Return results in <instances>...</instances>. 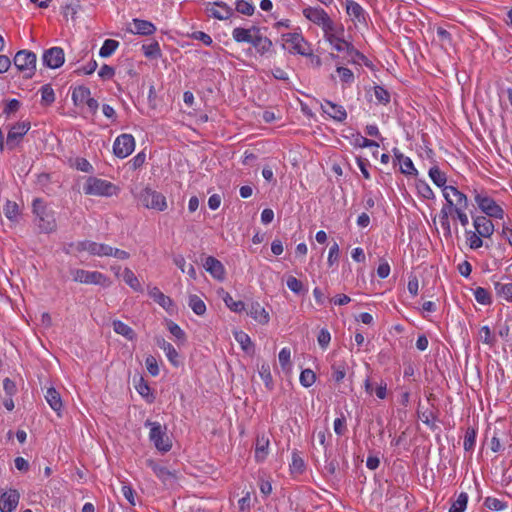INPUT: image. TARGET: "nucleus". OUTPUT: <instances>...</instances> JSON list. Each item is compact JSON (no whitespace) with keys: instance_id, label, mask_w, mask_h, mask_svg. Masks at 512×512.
Here are the masks:
<instances>
[{"instance_id":"1","label":"nucleus","mask_w":512,"mask_h":512,"mask_svg":"<svg viewBox=\"0 0 512 512\" xmlns=\"http://www.w3.org/2000/svg\"><path fill=\"white\" fill-rule=\"evenodd\" d=\"M33 213L36 216V224L41 233H52L57 229L54 211L49 209L44 201L36 198L32 203Z\"/></svg>"},{"instance_id":"2","label":"nucleus","mask_w":512,"mask_h":512,"mask_svg":"<svg viewBox=\"0 0 512 512\" xmlns=\"http://www.w3.org/2000/svg\"><path fill=\"white\" fill-rule=\"evenodd\" d=\"M144 425L150 428L149 439L158 451L166 453L172 448V443L167 436L165 426L163 427L159 422L149 419L145 421Z\"/></svg>"},{"instance_id":"3","label":"nucleus","mask_w":512,"mask_h":512,"mask_svg":"<svg viewBox=\"0 0 512 512\" xmlns=\"http://www.w3.org/2000/svg\"><path fill=\"white\" fill-rule=\"evenodd\" d=\"M83 190L86 195L110 197L116 194L118 187L110 181L97 177H89Z\"/></svg>"},{"instance_id":"4","label":"nucleus","mask_w":512,"mask_h":512,"mask_svg":"<svg viewBox=\"0 0 512 512\" xmlns=\"http://www.w3.org/2000/svg\"><path fill=\"white\" fill-rule=\"evenodd\" d=\"M36 54L29 50H20L14 56L13 62L15 67L23 73L24 78L30 79L36 71Z\"/></svg>"},{"instance_id":"5","label":"nucleus","mask_w":512,"mask_h":512,"mask_svg":"<svg viewBox=\"0 0 512 512\" xmlns=\"http://www.w3.org/2000/svg\"><path fill=\"white\" fill-rule=\"evenodd\" d=\"M146 465L151 468L165 488L174 489L178 486V475L175 470H170L165 465L153 459H148Z\"/></svg>"},{"instance_id":"6","label":"nucleus","mask_w":512,"mask_h":512,"mask_svg":"<svg viewBox=\"0 0 512 512\" xmlns=\"http://www.w3.org/2000/svg\"><path fill=\"white\" fill-rule=\"evenodd\" d=\"M138 201L142 206L148 209L157 211H164L167 209V202L165 196L151 188L146 187L138 195Z\"/></svg>"},{"instance_id":"7","label":"nucleus","mask_w":512,"mask_h":512,"mask_svg":"<svg viewBox=\"0 0 512 512\" xmlns=\"http://www.w3.org/2000/svg\"><path fill=\"white\" fill-rule=\"evenodd\" d=\"M303 15L314 24L320 26L324 34H328L329 31H335L334 22L324 9L320 7H307L303 9Z\"/></svg>"},{"instance_id":"8","label":"nucleus","mask_w":512,"mask_h":512,"mask_svg":"<svg viewBox=\"0 0 512 512\" xmlns=\"http://www.w3.org/2000/svg\"><path fill=\"white\" fill-rule=\"evenodd\" d=\"M475 202L479 209L488 217L503 219L504 210L493 198L488 195L480 194L475 191Z\"/></svg>"},{"instance_id":"9","label":"nucleus","mask_w":512,"mask_h":512,"mask_svg":"<svg viewBox=\"0 0 512 512\" xmlns=\"http://www.w3.org/2000/svg\"><path fill=\"white\" fill-rule=\"evenodd\" d=\"M29 121H22L13 124L7 134L6 145L9 150H14L21 142L22 138L30 130Z\"/></svg>"},{"instance_id":"10","label":"nucleus","mask_w":512,"mask_h":512,"mask_svg":"<svg viewBox=\"0 0 512 512\" xmlns=\"http://www.w3.org/2000/svg\"><path fill=\"white\" fill-rule=\"evenodd\" d=\"M72 276L75 282L95 284L101 286L108 285L107 277L98 271H86L84 269H75L72 271Z\"/></svg>"},{"instance_id":"11","label":"nucleus","mask_w":512,"mask_h":512,"mask_svg":"<svg viewBox=\"0 0 512 512\" xmlns=\"http://www.w3.org/2000/svg\"><path fill=\"white\" fill-rule=\"evenodd\" d=\"M443 196L450 210L459 207L466 209L468 207L467 196L454 186L444 187Z\"/></svg>"},{"instance_id":"12","label":"nucleus","mask_w":512,"mask_h":512,"mask_svg":"<svg viewBox=\"0 0 512 512\" xmlns=\"http://www.w3.org/2000/svg\"><path fill=\"white\" fill-rule=\"evenodd\" d=\"M134 148V137L126 133L119 135L113 144V152L118 158L128 157L134 151Z\"/></svg>"},{"instance_id":"13","label":"nucleus","mask_w":512,"mask_h":512,"mask_svg":"<svg viewBox=\"0 0 512 512\" xmlns=\"http://www.w3.org/2000/svg\"><path fill=\"white\" fill-rule=\"evenodd\" d=\"M78 252L87 251L91 255L96 256H110L111 246L107 244H100L89 240L79 241L75 245Z\"/></svg>"},{"instance_id":"14","label":"nucleus","mask_w":512,"mask_h":512,"mask_svg":"<svg viewBox=\"0 0 512 512\" xmlns=\"http://www.w3.org/2000/svg\"><path fill=\"white\" fill-rule=\"evenodd\" d=\"M43 64L51 69L61 67L65 61L64 50L61 47H52L44 51Z\"/></svg>"},{"instance_id":"15","label":"nucleus","mask_w":512,"mask_h":512,"mask_svg":"<svg viewBox=\"0 0 512 512\" xmlns=\"http://www.w3.org/2000/svg\"><path fill=\"white\" fill-rule=\"evenodd\" d=\"M282 39L286 43L291 44V49H289L291 53H297L302 56L310 55V53L304 47L307 45V42L301 33H286L282 35Z\"/></svg>"},{"instance_id":"16","label":"nucleus","mask_w":512,"mask_h":512,"mask_svg":"<svg viewBox=\"0 0 512 512\" xmlns=\"http://www.w3.org/2000/svg\"><path fill=\"white\" fill-rule=\"evenodd\" d=\"M20 499V494L16 489H10L0 495V511L12 512L16 509Z\"/></svg>"},{"instance_id":"17","label":"nucleus","mask_w":512,"mask_h":512,"mask_svg":"<svg viewBox=\"0 0 512 512\" xmlns=\"http://www.w3.org/2000/svg\"><path fill=\"white\" fill-rule=\"evenodd\" d=\"M321 109L335 121L343 122L347 118V112L344 107L332 101L324 100V104H321Z\"/></svg>"},{"instance_id":"18","label":"nucleus","mask_w":512,"mask_h":512,"mask_svg":"<svg viewBox=\"0 0 512 512\" xmlns=\"http://www.w3.org/2000/svg\"><path fill=\"white\" fill-rule=\"evenodd\" d=\"M473 225L476 232L482 237L489 238L494 232V224L486 216L474 217Z\"/></svg>"},{"instance_id":"19","label":"nucleus","mask_w":512,"mask_h":512,"mask_svg":"<svg viewBox=\"0 0 512 512\" xmlns=\"http://www.w3.org/2000/svg\"><path fill=\"white\" fill-rule=\"evenodd\" d=\"M155 342L158 347L164 350L166 357L174 367H178L181 364L179 354L171 343L167 342L161 336L155 337Z\"/></svg>"},{"instance_id":"20","label":"nucleus","mask_w":512,"mask_h":512,"mask_svg":"<svg viewBox=\"0 0 512 512\" xmlns=\"http://www.w3.org/2000/svg\"><path fill=\"white\" fill-rule=\"evenodd\" d=\"M204 267L215 279L223 280L225 277V268L223 264L213 256H208Z\"/></svg>"},{"instance_id":"21","label":"nucleus","mask_w":512,"mask_h":512,"mask_svg":"<svg viewBox=\"0 0 512 512\" xmlns=\"http://www.w3.org/2000/svg\"><path fill=\"white\" fill-rule=\"evenodd\" d=\"M393 153L395 161L400 164L401 173L405 175H417L418 171L409 157L404 156L397 148L393 149Z\"/></svg>"},{"instance_id":"22","label":"nucleus","mask_w":512,"mask_h":512,"mask_svg":"<svg viewBox=\"0 0 512 512\" xmlns=\"http://www.w3.org/2000/svg\"><path fill=\"white\" fill-rule=\"evenodd\" d=\"M247 314L260 324H267L269 322V313L258 302H253L248 308Z\"/></svg>"},{"instance_id":"23","label":"nucleus","mask_w":512,"mask_h":512,"mask_svg":"<svg viewBox=\"0 0 512 512\" xmlns=\"http://www.w3.org/2000/svg\"><path fill=\"white\" fill-rule=\"evenodd\" d=\"M208 5L217 6L221 8L225 13L222 14L220 11L216 10L214 7L207 8L209 12V16L218 19V20H226L233 15V10L223 1H216L214 3H208Z\"/></svg>"},{"instance_id":"24","label":"nucleus","mask_w":512,"mask_h":512,"mask_svg":"<svg viewBox=\"0 0 512 512\" xmlns=\"http://www.w3.org/2000/svg\"><path fill=\"white\" fill-rule=\"evenodd\" d=\"M133 25L134 30H132L133 33L143 35V36H150L155 33L156 27L155 25L147 20H142L135 18L133 19Z\"/></svg>"},{"instance_id":"25","label":"nucleus","mask_w":512,"mask_h":512,"mask_svg":"<svg viewBox=\"0 0 512 512\" xmlns=\"http://www.w3.org/2000/svg\"><path fill=\"white\" fill-rule=\"evenodd\" d=\"M252 46L256 52L263 56L273 51V43L266 36H256L252 42Z\"/></svg>"},{"instance_id":"26","label":"nucleus","mask_w":512,"mask_h":512,"mask_svg":"<svg viewBox=\"0 0 512 512\" xmlns=\"http://www.w3.org/2000/svg\"><path fill=\"white\" fill-rule=\"evenodd\" d=\"M269 439L265 435H258L255 445V459L257 462H262L268 455Z\"/></svg>"},{"instance_id":"27","label":"nucleus","mask_w":512,"mask_h":512,"mask_svg":"<svg viewBox=\"0 0 512 512\" xmlns=\"http://www.w3.org/2000/svg\"><path fill=\"white\" fill-rule=\"evenodd\" d=\"M149 296L157 302L162 308H164L166 311H171L173 305V301L170 297L163 294L159 288L153 287L149 291Z\"/></svg>"},{"instance_id":"28","label":"nucleus","mask_w":512,"mask_h":512,"mask_svg":"<svg viewBox=\"0 0 512 512\" xmlns=\"http://www.w3.org/2000/svg\"><path fill=\"white\" fill-rule=\"evenodd\" d=\"M91 91L88 87L80 85L75 87L72 91V100L75 106L83 105L91 96Z\"/></svg>"},{"instance_id":"29","label":"nucleus","mask_w":512,"mask_h":512,"mask_svg":"<svg viewBox=\"0 0 512 512\" xmlns=\"http://www.w3.org/2000/svg\"><path fill=\"white\" fill-rule=\"evenodd\" d=\"M45 399L50 407L59 414L62 409V399L58 391L54 387H50L47 389L45 394Z\"/></svg>"},{"instance_id":"30","label":"nucleus","mask_w":512,"mask_h":512,"mask_svg":"<svg viewBox=\"0 0 512 512\" xmlns=\"http://www.w3.org/2000/svg\"><path fill=\"white\" fill-rule=\"evenodd\" d=\"M135 389L147 401V403H154L156 397L143 377L139 378L138 383L135 385Z\"/></svg>"},{"instance_id":"31","label":"nucleus","mask_w":512,"mask_h":512,"mask_svg":"<svg viewBox=\"0 0 512 512\" xmlns=\"http://www.w3.org/2000/svg\"><path fill=\"white\" fill-rule=\"evenodd\" d=\"M112 325L114 331L117 334L124 336L126 339L132 341L136 338V333L134 330L124 322L120 320H114Z\"/></svg>"},{"instance_id":"32","label":"nucleus","mask_w":512,"mask_h":512,"mask_svg":"<svg viewBox=\"0 0 512 512\" xmlns=\"http://www.w3.org/2000/svg\"><path fill=\"white\" fill-rule=\"evenodd\" d=\"M428 174H429V177L431 178V180L433 181V183L436 186L442 188V190L444 189V187H448L446 185V182H447L446 174L444 172H442L437 165L432 166L429 169Z\"/></svg>"},{"instance_id":"33","label":"nucleus","mask_w":512,"mask_h":512,"mask_svg":"<svg viewBox=\"0 0 512 512\" xmlns=\"http://www.w3.org/2000/svg\"><path fill=\"white\" fill-rule=\"evenodd\" d=\"M232 37L237 43L252 44L255 37H252L251 30L242 27H236L232 31Z\"/></svg>"},{"instance_id":"34","label":"nucleus","mask_w":512,"mask_h":512,"mask_svg":"<svg viewBox=\"0 0 512 512\" xmlns=\"http://www.w3.org/2000/svg\"><path fill=\"white\" fill-rule=\"evenodd\" d=\"M346 11L349 15L354 16L359 22L365 21V11L357 2L347 0Z\"/></svg>"},{"instance_id":"35","label":"nucleus","mask_w":512,"mask_h":512,"mask_svg":"<svg viewBox=\"0 0 512 512\" xmlns=\"http://www.w3.org/2000/svg\"><path fill=\"white\" fill-rule=\"evenodd\" d=\"M259 375L261 379L264 381L265 387L269 391H272L274 389V382L270 371V365L268 363H262V365L259 368Z\"/></svg>"},{"instance_id":"36","label":"nucleus","mask_w":512,"mask_h":512,"mask_svg":"<svg viewBox=\"0 0 512 512\" xmlns=\"http://www.w3.org/2000/svg\"><path fill=\"white\" fill-rule=\"evenodd\" d=\"M173 263L183 272H187V274L192 278L196 279V270L192 264L186 266V260L182 255H176L173 258Z\"/></svg>"},{"instance_id":"37","label":"nucleus","mask_w":512,"mask_h":512,"mask_svg":"<svg viewBox=\"0 0 512 512\" xmlns=\"http://www.w3.org/2000/svg\"><path fill=\"white\" fill-rule=\"evenodd\" d=\"M234 336H235V340L240 344L241 348L246 353L253 352L254 345H253L250 337L248 336V334H246L243 331H238V332H235Z\"/></svg>"},{"instance_id":"38","label":"nucleus","mask_w":512,"mask_h":512,"mask_svg":"<svg viewBox=\"0 0 512 512\" xmlns=\"http://www.w3.org/2000/svg\"><path fill=\"white\" fill-rule=\"evenodd\" d=\"M123 280L133 290H135L137 292L142 291V286H141L138 278L136 277V275L134 274V272L131 269H129V268L124 269Z\"/></svg>"},{"instance_id":"39","label":"nucleus","mask_w":512,"mask_h":512,"mask_svg":"<svg viewBox=\"0 0 512 512\" xmlns=\"http://www.w3.org/2000/svg\"><path fill=\"white\" fill-rule=\"evenodd\" d=\"M333 32L334 31H329L328 34H325V38L333 46L335 50H337L338 52H343L345 50V47H348V42L336 36Z\"/></svg>"},{"instance_id":"40","label":"nucleus","mask_w":512,"mask_h":512,"mask_svg":"<svg viewBox=\"0 0 512 512\" xmlns=\"http://www.w3.org/2000/svg\"><path fill=\"white\" fill-rule=\"evenodd\" d=\"M119 47V42L113 39H106L100 48L99 56L102 58L110 57Z\"/></svg>"},{"instance_id":"41","label":"nucleus","mask_w":512,"mask_h":512,"mask_svg":"<svg viewBox=\"0 0 512 512\" xmlns=\"http://www.w3.org/2000/svg\"><path fill=\"white\" fill-rule=\"evenodd\" d=\"M188 305L197 315H204L206 312L205 303L197 295L189 296Z\"/></svg>"},{"instance_id":"42","label":"nucleus","mask_w":512,"mask_h":512,"mask_svg":"<svg viewBox=\"0 0 512 512\" xmlns=\"http://www.w3.org/2000/svg\"><path fill=\"white\" fill-rule=\"evenodd\" d=\"M345 56L348 58V61L353 63H357L360 60H367V57L359 52L351 43L348 42V47H345L343 51Z\"/></svg>"},{"instance_id":"43","label":"nucleus","mask_w":512,"mask_h":512,"mask_svg":"<svg viewBox=\"0 0 512 512\" xmlns=\"http://www.w3.org/2000/svg\"><path fill=\"white\" fill-rule=\"evenodd\" d=\"M494 288L498 296L512 301V283L502 284L500 282H494Z\"/></svg>"},{"instance_id":"44","label":"nucleus","mask_w":512,"mask_h":512,"mask_svg":"<svg viewBox=\"0 0 512 512\" xmlns=\"http://www.w3.org/2000/svg\"><path fill=\"white\" fill-rule=\"evenodd\" d=\"M222 298L226 306L233 312H241L245 309L244 302L241 300L235 301L228 292H226Z\"/></svg>"},{"instance_id":"45","label":"nucleus","mask_w":512,"mask_h":512,"mask_svg":"<svg viewBox=\"0 0 512 512\" xmlns=\"http://www.w3.org/2000/svg\"><path fill=\"white\" fill-rule=\"evenodd\" d=\"M476 435L477 431L473 427H468L465 436H464V450L465 451H472L474 449L475 443H476Z\"/></svg>"},{"instance_id":"46","label":"nucleus","mask_w":512,"mask_h":512,"mask_svg":"<svg viewBox=\"0 0 512 512\" xmlns=\"http://www.w3.org/2000/svg\"><path fill=\"white\" fill-rule=\"evenodd\" d=\"M468 503V495L465 492H461L458 495L456 501H454L449 508V512H464Z\"/></svg>"},{"instance_id":"47","label":"nucleus","mask_w":512,"mask_h":512,"mask_svg":"<svg viewBox=\"0 0 512 512\" xmlns=\"http://www.w3.org/2000/svg\"><path fill=\"white\" fill-rule=\"evenodd\" d=\"M40 92H41V103L43 105L49 106L55 101L54 90L49 84L42 86L40 89Z\"/></svg>"},{"instance_id":"48","label":"nucleus","mask_w":512,"mask_h":512,"mask_svg":"<svg viewBox=\"0 0 512 512\" xmlns=\"http://www.w3.org/2000/svg\"><path fill=\"white\" fill-rule=\"evenodd\" d=\"M474 296L479 304L490 305L492 303V297L490 292L483 287H477L474 290Z\"/></svg>"},{"instance_id":"49","label":"nucleus","mask_w":512,"mask_h":512,"mask_svg":"<svg viewBox=\"0 0 512 512\" xmlns=\"http://www.w3.org/2000/svg\"><path fill=\"white\" fill-rule=\"evenodd\" d=\"M416 189L418 194L425 199H434L435 195L429 184L424 180L416 181Z\"/></svg>"},{"instance_id":"50","label":"nucleus","mask_w":512,"mask_h":512,"mask_svg":"<svg viewBox=\"0 0 512 512\" xmlns=\"http://www.w3.org/2000/svg\"><path fill=\"white\" fill-rule=\"evenodd\" d=\"M346 367L347 365L345 362L332 364V378L335 382L339 383L344 379L346 375Z\"/></svg>"},{"instance_id":"51","label":"nucleus","mask_w":512,"mask_h":512,"mask_svg":"<svg viewBox=\"0 0 512 512\" xmlns=\"http://www.w3.org/2000/svg\"><path fill=\"white\" fill-rule=\"evenodd\" d=\"M299 380L303 387H311L316 381V374L311 369H304L300 374Z\"/></svg>"},{"instance_id":"52","label":"nucleus","mask_w":512,"mask_h":512,"mask_svg":"<svg viewBox=\"0 0 512 512\" xmlns=\"http://www.w3.org/2000/svg\"><path fill=\"white\" fill-rule=\"evenodd\" d=\"M142 49L144 51V55L148 58L156 59L161 56L160 46L157 41L149 45H143Z\"/></svg>"},{"instance_id":"53","label":"nucleus","mask_w":512,"mask_h":512,"mask_svg":"<svg viewBox=\"0 0 512 512\" xmlns=\"http://www.w3.org/2000/svg\"><path fill=\"white\" fill-rule=\"evenodd\" d=\"M4 214L5 216L11 220H16L18 214H19V206L16 202L7 200L5 207H4Z\"/></svg>"},{"instance_id":"54","label":"nucleus","mask_w":512,"mask_h":512,"mask_svg":"<svg viewBox=\"0 0 512 512\" xmlns=\"http://www.w3.org/2000/svg\"><path fill=\"white\" fill-rule=\"evenodd\" d=\"M467 235V242L469 244V247L473 250H476L483 245V241L481 239L482 236H480L477 232L474 231H466Z\"/></svg>"},{"instance_id":"55","label":"nucleus","mask_w":512,"mask_h":512,"mask_svg":"<svg viewBox=\"0 0 512 512\" xmlns=\"http://www.w3.org/2000/svg\"><path fill=\"white\" fill-rule=\"evenodd\" d=\"M484 506L493 511H502L507 507L506 503L493 497H486L484 501Z\"/></svg>"},{"instance_id":"56","label":"nucleus","mask_w":512,"mask_h":512,"mask_svg":"<svg viewBox=\"0 0 512 512\" xmlns=\"http://www.w3.org/2000/svg\"><path fill=\"white\" fill-rule=\"evenodd\" d=\"M236 11L243 15L251 16L254 14L255 7L245 0H237Z\"/></svg>"},{"instance_id":"57","label":"nucleus","mask_w":512,"mask_h":512,"mask_svg":"<svg viewBox=\"0 0 512 512\" xmlns=\"http://www.w3.org/2000/svg\"><path fill=\"white\" fill-rule=\"evenodd\" d=\"M374 93L375 97L381 104H387L390 102V94L389 92L383 88L382 86H375L374 87Z\"/></svg>"},{"instance_id":"58","label":"nucleus","mask_w":512,"mask_h":512,"mask_svg":"<svg viewBox=\"0 0 512 512\" xmlns=\"http://www.w3.org/2000/svg\"><path fill=\"white\" fill-rule=\"evenodd\" d=\"M191 39L201 41L206 46H211L213 40L210 35L203 31H194L188 35Z\"/></svg>"},{"instance_id":"59","label":"nucleus","mask_w":512,"mask_h":512,"mask_svg":"<svg viewBox=\"0 0 512 512\" xmlns=\"http://www.w3.org/2000/svg\"><path fill=\"white\" fill-rule=\"evenodd\" d=\"M291 468L298 473H302L305 469L304 460L301 458V456L299 455V453L297 451H294L292 453Z\"/></svg>"},{"instance_id":"60","label":"nucleus","mask_w":512,"mask_h":512,"mask_svg":"<svg viewBox=\"0 0 512 512\" xmlns=\"http://www.w3.org/2000/svg\"><path fill=\"white\" fill-rule=\"evenodd\" d=\"M145 364H146L148 372L152 376H157L159 374L158 363L154 356H152V355L147 356L145 359Z\"/></svg>"},{"instance_id":"61","label":"nucleus","mask_w":512,"mask_h":512,"mask_svg":"<svg viewBox=\"0 0 512 512\" xmlns=\"http://www.w3.org/2000/svg\"><path fill=\"white\" fill-rule=\"evenodd\" d=\"M482 342L490 346L494 345L496 338L492 335L491 330L488 326H483L480 330Z\"/></svg>"},{"instance_id":"62","label":"nucleus","mask_w":512,"mask_h":512,"mask_svg":"<svg viewBox=\"0 0 512 512\" xmlns=\"http://www.w3.org/2000/svg\"><path fill=\"white\" fill-rule=\"evenodd\" d=\"M20 106H21V103L19 100L11 99V100L7 101V103L3 109V113L8 117L11 114L16 113L19 110Z\"/></svg>"},{"instance_id":"63","label":"nucleus","mask_w":512,"mask_h":512,"mask_svg":"<svg viewBox=\"0 0 512 512\" xmlns=\"http://www.w3.org/2000/svg\"><path fill=\"white\" fill-rule=\"evenodd\" d=\"M168 330L169 332L175 336L178 340H181V341H185L186 339V334L185 332L180 328L179 325H177L176 323L170 321L168 323Z\"/></svg>"},{"instance_id":"64","label":"nucleus","mask_w":512,"mask_h":512,"mask_svg":"<svg viewBox=\"0 0 512 512\" xmlns=\"http://www.w3.org/2000/svg\"><path fill=\"white\" fill-rule=\"evenodd\" d=\"M330 340H331L330 332L325 328L321 329L317 336V341H318V344L321 346V348L326 349L330 343Z\"/></svg>"}]
</instances>
